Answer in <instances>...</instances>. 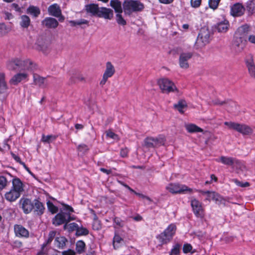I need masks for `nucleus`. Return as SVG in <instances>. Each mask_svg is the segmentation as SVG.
I'll list each match as a JSON object with an SVG mask.
<instances>
[{
  "instance_id": "nucleus-62",
  "label": "nucleus",
  "mask_w": 255,
  "mask_h": 255,
  "mask_svg": "<svg viewBox=\"0 0 255 255\" xmlns=\"http://www.w3.org/2000/svg\"><path fill=\"white\" fill-rule=\"evenodd\" d=\"M11 154L12 157L15 159L16 161L22 164L23 166H25V163L21 161L20 158L18 156L15 155L13 153H11Z\"/></svg>"
},
{
  "instance_id": "nucleus-14",
  "label": "nucleus",
  "mask_w": 255,
  "mask_h": 255,
  "mask_svg": "<svg viewBox=\"0 0 255 255\" xmlns=\"http://www.w3.org/2000/svg\"><path fill=\"white\" fill-rule=\"evenodd\" d=\"M18 71H24L32 70L34 66L32 61L29 59L22 60L18 59Z\"/></svg>"
},
{
  "instance_id": "nucleus-28",
  "label": "nucleus",
  "mask_w": 255,
  "mask_h": 255,
  "mask_svg": "<svg viewBox=\"0 0 255 255\" xmlns=\"http://www.w3.org/2000/svg\"><path fill=\"white\" fill-rule=\"evenodd\" d=\"M115 73L114 66L111 62H108L106 64V69L103 75L108 78L112 77Z\"/></svg>"
},
{
  "instance_id": "nucleus-57",
  "label": "nucleus",
  "mask_w": 255,
  "mask_h": 255,
  "mask_svg": "<svg viewBox=\"0 0 255 255\" xmlns=\"http://www.w3.org/2000/svg\"><path fill=\"white\" fill-rule=\"evenodd\" d=\"M224 124L230 128L236 130L238 126V123H236L231 122H226L224 123Z\"/></svg>"
},
{
  "instance_id": "nucleus-54",
  "label": "nucleus",
  "mask_w": 255,
  "mask_h": 255,
  "mask_svg": "<svg viewBox=\"0 0 255 255\" xmlns=\"http://www.w3.org/2000/svg\"><path fill=\"white\" fill-rule=\"evenodd\" d=\"M221 0H209V4L210 7L213 9H215L217 8L219 2Z\"/></svg>"
},
{
  "instance_id": "nucleus-34",
  "label": "nucleus",
  "mask_w": 255,
  "mask_h": 255,
  "mask_svg": "<svg viewBox=\"0 0 255 255\" xmlns=\"http://www.w3.org/2000/svg\"><path fill=\"white\" fill-rule=\"evenodd\" d=\"M229 26V21L227 20H224L218 23L216 28L219 32H226L228 30Z\"/></svg>"
},
{
  "instance_id": "nucleus-19",
  "label": "nucleus",
  "mask_w": 255,
  "mask_h": 255,
  "mask_svg": "<svg viewBox=\"0 0 255 255\" xmlns=\"http://www.w3.org/2000/svg\"><path fill=\"white\" fill-rule=\"evenodd\" d=\"M43 25L48 28H55L58 25V21L52 17H46L42 22Z\"/></svg>"
},
{
  "instance_id": "nucleus-38",
  "label": "nucleus",
  "mask_w": 255,
  "mask_h": 255,
  "mask_svg": "<svg viewBox=\"0 0 255 255\" xmlns=\"http://www.w3.org/2000/svg\"><path fill=\"white\" fill-rule=\"evenodd\" d=\"M123 242L124 240L119 235L116 234L113 241L114 249H117L120 248L123 244Z\"/></svg>"
},
{
  "instance_id": "nucleus-51",
  "label": "nucleus",
  "mask_w": 255,
  "mask_h": 255,
  "mask_svg": "<svg viewBox=\"0 0 255 255\" xmlns=\"http://www.w3.org/2000/svg\"><path fill=\"white\" fill-rule=\"evenodd\" d=\"M56 231H51L49 232L48 234V239L46 240V243L44 245V246H46L51 243V242L52 241V240L56 236Z\"/></svg>"
},
{
  "instance_id": "nucleus-11",
  "label": "nucleus",
  "mask_w": 255,
  "mask_h": 255,
  "mask_svg": "<svg viewBox=\"0 0 255 255\" xmlns=\"http://www.w3.org/2000/svg\"><path fill=\"white\" fill-rule=\"evenodd\" d=\"M113 10L105 7H99L97 16L106 19H111L113 17Z\"/></svg>"
},
{
  "instance_id": "nucleus-52",
  "label": "nucleus",
  "mask_w": 255,
  "mask_h": 255,
  "mask_svg": "<svg viewBox=\"0 0 255 255\" xmlns=\"http://www.w3.org/2000/svg\"><path fill=\"white\" fill-rule=\"evenodd\" d=\"M7 184V180L6 178L3 176H0V191L3 189Z\"/></svg>"
},
{
  "instance_id": "nucleus-26",
  "label": "nucleus",
  "mask_w": 255,
  "mask_h": 255,
  "mask_svg": "<svg viewBox=\"0 0 255 255\" xmlns=\"http://www.w3.org/2000/svg\"><path fill=\"white\" fill-rule=\"evenodd\" d=\"M99 8L98 5L94 3L87 4L85 7V10L87 13H90L91 15L96 16Z\"/></svg>"
},
{
  "instance_id": "nucleus-22",
  "label": "nucleus",
  "mask_w": 255,
  "mask_h": 255,
  "mask_svg": "<svg viewBox=\"0 0 255 255\" xmlns=\"http://www.w3.org/2000/svg\"><path fill=\"white\" fill-rule=\"evenodd\" d=\"M8 89V85L5 81V75L3 73H0V95L5 94Z\"/></svg>"
},
{
  "instance_id": "nucleus-35",
  "label": "nucleus",
  "mask_w": 255,
  "mask_h": 255,
  "mask_svg": "<svg viewBox=\"0 0 255 255\" xmlns=\"http://www.w3.org/2000/svg\"><path fill=\"white\" fill-rule=\"evenodd\" d=\"M19 24L22 28H27L30 24V19L26 15H22L20 17Z\"/></svg>"
},
{
  "instance_id": "nucleus-60",
  "label": "nucleus",
  "mask_w": 255,
  "mask_h": 255,
  "mask_svg": "<svg viewBox=\"0 0 255 255\" xmlns=\"http://www.w3.org/2000/svg\"><path fill=\"white\" fill-rule=\"evenodd\" d=\"M191 5L193 7L197 8L200 6L201 0H191Z\"/></svg>"
},
{
  "instance_id": "nucleus-7",
  "label": "nucleus",
  "mask_w": 255,
  "mask_h": 255,
  "mask_svg": "<svg viewBox=\"0 0 255 255\" xmlns=\"http://www.w3.org/2000/svg\"><path fill=\"white\" fill-rule=\"evenodd\" d=\"M191 206L194 214L199 218L203 219L205 217V211L202 204L195 198L191 200Z\"/></svg>"
},
{
  "instance_id": "nucleus-10",
  "label": "nucleus",
  "mask_w": 255,
  "mask_h": 255,
  "mask_svg": "<svg viewBox=\"0 0 255 255\" xmlns=\"http://www.w3.org/2000/svg\"><path fill=\"white\" fill-rule=\"evenodd\" d=\"M245 39H242L241 37L235 36V39L233 43V49L235 52L238 54L241 52L245 47Z\"/></svg>"
},
{
  "instance_id": "nucleus-9",
  "label": "nucleus",
  "mask_w": 255,
  "mask_h": 255,
  "mask_svg": "<svg viewBox=\"0 0 255 255\" xmlns=\"http://www.w3.org/2000/svg\"><path fill=\"white\" fill-rule=\"evenodd\" d=\"M34 202L27 198H21L19 200V207L21 208L23 212L26 214L30 213L34 208Z\"/></svg>"
},
{
  "instance_id": "nucleus-31",
  "label": "nucleus",
  "mask_w": 255,
  "mask_h": 255,
  "mask_svg": "<svg viewBox=\"0 0 255 255\" xmlns=\"http://www.w3.org/2000/svg\"><path fill=\"white\" fill-rule=\"evenodd\" d=\"M67 242V239L64 237H57L54 241L55 246L59 249H63L66 246Z\"/></svg>"
},
{
  "instance_id": "nucleus-23",
  "label": "nucleus",
  "mask_w": 255,
  "mask_h": 255,
  "mask_svg": "<svg viewBox=\"0 0 255 255\" xmlns=\"http://www.w3.org/2000/svg\"><path fill=\"white\" fill-rule=\"evenodd\" d=\"M48 12L52 16L58 17L61 15V10L60 6L56 3L52 4L48 7Z\"/></svg>"
},
{
  "instance_id": "nucleus-63",
  "label": "nucleus",
  "mask_w": 255,
  "mask_h": 255,
  "mask_svg": "<svg viewBox=\"0 0 255 255\" xmlns=\"http://www.w3.org/2000/svg\"><path fill=\"white\" fill-rule=\"evenodd\" d=\"M114 222L115 224H116L119 227H123L124 226V224L123 221L119 218H115L114 219Z\"/></svg>"
},
{
  "instance_id": "nucleus-50",
  "label": "nucleus",
  "mask_w": 255,
  "mask_h": 255,
  "mask_svg": "<svg viewBox=\"0 0 255 255\" xmlns=\"http://www.w3.org/2000/svg\"><path fill=\"white\" fill-rule=\"evenodd\" d=\"M89 234V231L85 228L78 227L76 234L77 236L87 235Z\"/></svg>"
},
{
  "instance_id": "nucleus-18",
  "label": "nucleus",
  "mask_w": 255,
  "mask_h": 255,
  "mask_svg": "<svg viewBox=\"0 0 255 255\" xmlns=\"http://www.w3.org/2000/svg\"><path fill=\"white\" fill-rule=\"evenodd\" d=\"M249 30L250 27L248 25H242L238 28L235 36L241 37L242 39L245 40Z\"/></svg>"
},
{
  "instance_id": "nucleus-46",
  "label": "nucleus",
  "mask_w": 255,
  "mask_h": 255,
  "mask_svg": "<svg viewBox=\"0 0 255 255\" xmlns=\"http://www.w3.org/2000/svg\"><path fill=\"white\" fill-rule=\"evenodd\" d=\"M11 31L10 27L6 26L4 23H0V36H2Z\"/></svg>"
},
{
  "instance_id": "nucleus-15",
  "label": "nucleus",
  "mask_w": 255,
  "mask_h": 255,
  "mask_svg": "<svg viewBox=\"0 0 255 255\" xmlns=\"http://www.w3.org/2000/svg\"><path fill=\"white\" fill-rule=\"evenodd\" d=\"M14 231L16 237L20 238H28L29 231L21 225H15Z\"/></svg>"
},
{
  "instance_id": "nucleus-4",
  "label": "nucleus",
  "mask_w": 255,
  "mask_h": 255,
  "mask_svg": "<svg viewBox=\"0 0 255 255\" xmlns=\"http://www.w3.org/2000/svg\"><path fill=\"white\" fill-rule=\"evenodd\" d=\"M210 34L208 29H201L198 34L194 46L196 49L204 47L210 42Z\"/></svg>"
},
{
  "instance_id": "nucleus-48",
  "label": "nucleus",
  "mask_w": 255,
  "mask_h": 255,
  "mask_svg": "<svg viewBox=\"0 0 255 255\" xmlns=\"http://www.w3.org/2000/svg\"><path fill=\"white\" fill-rule=\"evenodd\" d=\"M116 14V20L117 22L119 24L122 25L123 26H125L127 24L126 21L123 17L121 13L122 12H117Z\"/></svg>"
},
{
  "instance_id": "nucleus-43",
  "label": "nucleus",
  "mask_w": 255,
  "mask_h": 255,
  "mask_svg": "<svg viewBox=\"0 0 255 255\" xmlns=\"http://www.w3.org/2000/svg\"><path fill=\"white\" fill-rule=\"evenodd\" d=\"M27 13L33 15L34 17H37L40 13L38 7L34 6H30L27 9Z\"/></svg>"
},
{
  "instance_id": "nucleus-36",
  "label": "nucleus",
  "mask_w": 255,
  "mask_h": 255,
  "mask_svg": "<svg viewBox=\"0 0 255 255\" xmlns=\"http://www.w3.org/2000/svg\"><path fill=\"white\" fill-rule=\"evenodd\" d=\"M187 107L186 101L184 100H179L178 103L174 105V108L181 114L184 113L183 109Z\"/></svg>"
},
{
  "instance_id": "nucleus-29",
  "label": "nucleus",
  "mask_w": 255,
  "mask_h": 255,
  "mask_svg": "<svg viewBox=\"0 0 255 255\" xmlns=\"http://www.w3.org/2000/svg\"><path fill=\"white\" fill-rule=\"evenodd\" d=\"M236 159L231 157L222 156L219 159H216V161L221 162L226 165L232 166L233 167Z\"/></svg>"
},
{
  "instance_id": "nucleus-56",
  "label": "nucleus",
  "mask_w": 255,
  "mask_h": 255,
  "mask_svg": "<svg viewBox=\"0 0 255 255\" xmlns=\"http://www.w3.org/2000/svg\"><path fill=\"white\" fill-rule=\"evenodd\" d=\"M180 245L176 244L171 250L170 255H178L180 253Z\"/></svg>"
},
{
  "instance_id": "nucleus-25",
  "label": "nucleus",
  "mask_w": 255,
  "mask_h": 255,
  "mask_svg": "<svg viewBox=\"0 0 255 255\" xmlns=\"http://www.w3.org/2000/svg\"><path fill=\"white\" fill-rule=\"evenodd\" d=\"M212 104L214 105H225V107L226 110L229 112H233V109L232 108L235 107L236 106L235 103L232 102H230L229 103H227L225 101H220L219 100H215L212 101Z\"/></svg>"
},
{
  "instance_id": "nucleus-40",
  "label": "nucleus",
  "mask_w": 255,
  "mask_h": 255,
  "mask_svg": "<svg viewBox=\"0 0 255 255\" xmlns=\"http://www.w3.org/2000/svg\"><path fill=\"white\" fill-rule=\"evenodd\" d=\"M233 168H235L238 172L246 170V167L244 163L237 159H236Z\"/></svg>"
},
{
  "instance_id": "nucleus-45",
  "label": "nucleus",
  "mask_w": 255,
  "mask_h": 255,
  "mask_svg": "<svg viewBox=\"0 0 255 255\" xmlns=\"http://www.w3.org/2000/svg\"><path fill=\"white\" fill-rule=\"evenodd\" d=\"M18 59L9 61L7 64V68L10 70H18Z\"/></svg>"
},
{
  "instance_id": "nucleus-20",
  "label": "nucleus",
  "mask_w": 255,
  "mask_h": 255,
  "mask_svg": "<svg viewBox=\"0 0 255 255\" xmlns=\"http://www.w3.org/2000/svg\"><path fill=\"white\" fill-rule=\"evenodd\" d=\"M34 212L35 214L41 216L45 211V208L43 204L37 199L34 200Z\"/></svg>"
},
{
  "instance_id": "nucleus-49",
  "label": "nucleus",
  "mask_w": 255,
  "mask_h": 255,
  "mask_svg": "<svg viewBox=\"0 0 255 255\" xmlns=\"http://www.w3.org/2000/svg\"><path fill=\"white\" fill-rule=\"evenodd\" d=\"M47 208L48 210L52 213L55 214L58 212V208L54 205V204L51 202L50 201H48L47 202Z\"/></svg>"
},
{
  "instance_id": "nucleus-17",
  "label": "nucleus",
  "mask_w": 255,
  "mask_h": 255,
  "mask_svg": "<svg viewBox=\"0 0 255 255\" xmlns=\"http://www.w3.org/2000/svg\"><path fill=\"white\" fill-rule=\"evenodd\" d=\"M236 130L244 135H251L253 132V129L249 126L245 124H238Z\"/></svg>"
},
{
  "instance_id": "nucleus-32",
  "label": "nucleus",
  "mask_w": 255,
  "mask_h": 255,
  "mask_svg": "<svg viewBox=\"0 0 255 255\" xmlns=\"http://www.w3.org/2000/svg\"><path fill=\"white\" fill-rule=\"evenodd\" d=\"M20 195L19 193L11 189L9 192L5 193V198L7 201L13 202L16 200Z\"/></svg>"
},
{
  "instance_id": "nucleus-13",
  "label": "nucleus",
  "mask_w": 255,
  "mask_h": 255,
  "mask_svg": "<svg viewBox=\"0 0 255 255\" xmlns=\"http://www.w3.org/2000/svg\"><path fill=\"white\" fill-rule=\"evenodd\" d=\"M245 8L242 3H236L231 7V14L234 16H240L244 14Z\"/></svg>"
},
{
  "instance_id": "nucleus-37",
  "label": "nucleus",
  "mask_w": 255,
  "mask_h": 255,
  "mask_svg": "<svg viewBox=\"0 0 255 255\" xmlns=\"http://www.w3.org/2000/svg\"><path fill=\"white\" fill-rule=\"evenodd\" d=\"M206 200L210 201L211 199L215 201L216 202L221 201V197L216 192L213 191H209L207 194Z\"/></svg>"
},
{
  "instance_id": "nucleus-44",
  "label": "nucleus",
  "mask_w": 255,
  "mask_h": 255,
  "mask_svg": "<svg viewBox=\"0 0 255 255\" xmlns=\"http://www.w3.org/2000/svg\"><path fill=\"white\" fill-rule=\"evenodd\" d=\"M57 137L58 136L56 135L51 134L45 135L43 134L41 138V141L44 143H49L55 140L57 138Z\"/></svg>"
},
{
  "instance_id": "nucleus-6",
  "label": "nucleus",
  "mask_w": 255,
  "mask_h": 255,
  "mask_svg": "<svg viewBox=\"0 0 255 255\" xmlns=\"http://www.w3.org/2000/svg\"><path fill=\"white\" fill-rule=\"evenodd\" d=\"M164 136L160 135L156 137H147L144 140V146L146 148H156L165 143Z\"/></svg>"
},
{
  "instance_id": "nucleus-59",
  "label": "nucleus",
  "mask_w": 255,
  "mask_h": 255,
  "mask_svg": "<svg viewBox=\"0 0 255 255\" xmlns=\"http://www.w3.org/2000/svg\"><path fill=\"white\" fill-rule=\"evenodd\" d=\"M67 224L66 223L65 225H64V228L65 229L66 228V227L67 226H68L69 229L70 230H71V231H74V230H76L77 231V228L78 227V225L75 223H71L70 224H69L68 225H67Z\"/></svg>"
},
{
  "instance_id": "nucleus-39",
  "label": "nucleus",
  "mask_w": 255,
  "mask_h": 255,
  "mask_svg": "<svg viewBox=\"0 0 255 255\" xmlns=\"http://www.w3.org/2000/svg\"><path fill=\"white\" fill-rule=\"evenodd\" d=\"M110 5L115 9L116 12H123L121 2L119 0H112Z\"/></svg>"
},
{
  "instance_id": "nucleus-5",
  "label": "nucleus",
  "mask_w": 255,
  "mask_h": 255,
  "mask_svg": "<svg viewBox=\"0 0 255 255\" xmlns=\"http://www.w3.org/2000/svg\"><path fill=\"white\" fill-rule=\"evenodd\" d=\"M166 189L172 194L192 193L193 189L185 185L179 183H171L166 186Z\"/></svg>"
},
{
  "instance_id": "nucleus-47",
  "label": "nucleus",
  "mask_w": 255,
  "mask_h": 255,
  "mask_svg": "<svg viewBox=\"0 0 255 255\" xmlns=\"http://www.w3.org/2000/svg\"><path fill=\"white\" fill-rule=\"evenodd\" d=\"M76 251L79 253H81L84 251L85 244L82 241H79L76 243Z\"/></svg>"
},
{
  "instance_id": "nucleus-27",
  "label": "nucleus",
  "mask_w": 255,
  "mask_h": 255,
  "mask_svg": "<svg viewBox=\"0 0 255 255\" xmlns=\"http://www.w3.org/2000/svg\"><path fill=\"white\" fill-rule=\"evenodd\" d=\"M11 189L20 194L23 191V184L19 179L14 178L13 179Z\"/></svg>"
},
{
  "instance_id": "nucleus-21",
  "label": "nucleus",
  "mask_w": 255,
  "mask_h": 255,
  "mask_svg": "<svg viewBox=\"0 0 255 255\" xmlns=\"http://www.w3.org/2000/svg\"><path fill=\"white\" fill-rule=\"evenodd\" d=\"M33 78L35 85L42 88H44L47 86V83L45 78L41 77L36 74H33Z\"/></svg>"
},
{
  "instance_id": "nucleus-41",
  "label": "nucleus",
  "mask_w": 255,
  "mask_h": 255,
  "mask_svg": "<svg viewBox=\"0 0 255 255\" xmlns=\"http://www.w3.org/2000/svg\"><path fill=\"white\" fill-rule=\"evenodd\" d=\"M71 26H76L77 25L81 26L82 25H86L89 26V21L85 19H81L77 20H70L69 21Z\"/></svg>"
},
{
  "instance_id": "nucleus-8",
  "label": "nucleus",
  "mask_w": 255,
  "mask_h": 255,
  "mask_svg": "<svg viewBox=\"0 0 255 255\" xmlns=\"http://www.w3.org/2000/svg\"><path fill=\"white\" fill-rule=\"evenodd\" d=\"M193 56V53L192 52H182L179 58V64L181 68L187 69L189 65L188 61L191 59Z\"/></svg>"
},
{
  "instance_id": "nucleus-3",
  "label": "nucleus",
  "mask_w": 255,
  "mask_h": 255,
  "mask_svg": "<svg viewBox=\"0 0 255 255\" xmlns=\"http://www.w3.org/2000/svg\"><path fill=\"white\" fill-rule=\"evenodd\" d=\"M144 8V4L138 0H128L124 3L125 12L129 14L134 12L141 11Z\"/></svg>"
},
{
  "instance_id": "nucleus-30",
  "label": "nucleus",
  "mask_w": 255,
  "mask_h": 255,
  "mask_svg": "<svg viewBox=\"0 0 255 255\" xmlns=\"http://www.w3.org/2000/svg\"><path fill=\"white\" fill-rule=\"evenodd\" d=\"M176 227L174 224H171L162 233L171 240L175 234Z\"/></svg>"
},
{
  "instance_id": "nucleus-55",
  "label": "nucleus",
  "mask_w": 255,
  "mask_h": 255,
  "mask_svg": "<svg viewBox=\"0 0 255 255\" xmlns=\"http://www.w3.org/2000/svg\"><path fill=\"white\" fill-rule=\"evenodd\" d=\"M106 133L107 136H108L110 138H111L114 139H116L118 140H119V136L117 134L113 132L111 130H108L106 131Z\"/></svg>"
},
{
  "instance_id": "nucleus-53",
  "label": "nucleus",
  "mask_w": 255,
  "mask_h": 255,
  "mask_svg": "<svg viewBox=\"0 0 255 255\" xmlns=\"http://www.w3.org/2000/svg\"><path fill=\"white\" fill-rule=\"evenodd\" d=\"M233 181L236 183V184L241 187H247L250 186V183L248 182H242L236 179H234L233 180Z\"/></svg>"
},
{
  "instance_id": "nucleus-33",
  "label": "nucleus",
  "mask_w": 255,
  "mask_h": 255,
  "mask_svg": "<svg viewBox=\"0 0 255 255\" xmlns=\"http://www.w3.org/2000/svg\"><path fill=\"white\" fill-rule=\"evenodd\" d=\"M185 128L188 132L190 133L203 132V129L193 124H186Z\"/></svg>"
},
{
  "instance_id": "nucleus-58",
  "label": "nucleus",
  "mask_w": 255,
  "mask_h": 255,
  "mask_svg": "<svg viewBox=\"0 0 255 255\" xmlns=\"http://www.w3.org/2000/svg\"><path fill=\"white\" fill-rule=\"evenodd\" d=\"M192 249V246L189 244H185L183 248V252L185 254L191 252Z\"/></svg>"
},
{
  "instance_id": "nucleus-1",
  "label": "nucleus",
  "mask_w": 255,
  "mask_h": 255,
  "mask_svg": "<svg viewBox=\"0 0 255 255\" xmlns=\"http://www.w3.org/2000/svg\"><path fill=\"white\" fill-rule=\"evenodd\" d=\"M63 210L66 211L68 213L61 212L57 214L53 219L52 223L57 226L62 225L65 223H68L71 220H74L70 215V213L73 212V209L70 206L63 204Z\"/></svg>"
},
{
  "instance_id": "nucleus-42",
  "label": "nucleus",
  "mask_w": 255,
  "mask_h": 255,
  "mask_svg": "<svg viewBox=\"0 0 255 255\" xmlns=\"http://www.w3.org/2000/svg\"><path fill=\"white\" fill-rule=\"evenodd\" d=\"M157 239L158 240L161 245L166 244L170 242L171 239L166 236L164 234L161 233L156 237Z\"/></svg>"
},
{
  "instance_id": "nucleus-61",
  "label": "nucleus",
  "mask_w": 255,
  "mask_h": 255,
  "mask_svg": "<svg viewBox=\"0 0 255 255\" xmlns=\"http://www.w3.org/2000/svg\"><path fill=\"white\" fill-rule=\"evenodd\" d=\"M247 8L249 11H253L255 8V4L252 0H249L247 2Z\"/></svg>"
},
{
  "instance_id": "nucleus-64",
  "label": "nucleus",
  "mask_w": 255,
  "mask_h": 255,
  "mask_svg": "<svg viewBox=\"0 0 255 255\" xmlns=\"http://www.w3.org/2000/svg\"><path fill=\"white\" fill-rule=\"evenodd\" d=\"M3 17L6 20H10L13 17L12 14L8 12H3Z\"/></svg>"
},
{
  "instance_id": "nucleus-12",
  "label": "nucleus",
  "mask_w": 255,
  "mask_h": 255,
  "mask_svg": "<svg viewBox=\"0 0 255 255\" xmlns=\"http://www.w3.org/2000/svg\"><path fill=\"white\" fill-rule=\"evenodd\" d=\"M79 82H86V78L80 72H73L69 78V84L72 85Z\"/></svg>"
},
{
  "instance_id": "nucleus-16",
  "label": "nucleus",
  "mask_w": 255,
  "mask_h": 255,
  "mask_svg": "<svg viewBox=\"0 0 255 255\" xmlns=\"http://www.w3.org/2000/svg\"><path fill=\"white\" fill-rule=\"evenodd\" d=\"M27 77L28 74L25 72L17 73L10 79L9 83L11 85H16L22 81L26 79Z\"/></svg>"
},
{
  "instance_id": "nucleus-2",
  "label": "nucleus",
  "mask_w": 255,
  "mask_h": 255,
  "mask_svg": "<svg viewBox=\"0 0 255 255\" xmlns=\"http://www.w3.org/2000/svg\"><path fill=\"white\" fill-rule=\"evenodd\" d=\"M157 83L163 93L169 94L171 92L178 91L174 83L167 78L159 79Z\"/></svg>"
},
{
  "instance_id": "nucleus-24",
  "label": "nucleus",
  "mask_w": 255,
  "mask_h": 255,
  "mask_svg": "<svg viewBox=\"0 0 255 255\" xmlns=\"http://www.w3.org/2000/svg\"><path fill=\"white\" fill-rule=\"evenodd\" d=\"M246 65L250 76L255 79V65L252 56L246 60Z\"/></svg>"
}]
</instances>
